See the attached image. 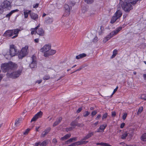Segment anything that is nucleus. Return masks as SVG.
<instances>
[{
	"label": "nucleus",
	"mask_w": 146,
	"mask_h": 146,
	"mask_svg": "<svg viewBox=\"0 0 146 146\" xmlns=\"http://www.w3.org/2000/svg\"><path fill=\"white\" fill-rule=\"evenodd\" d=\"M17 64L11 62L2 63L1 66V69L4 73L10 72L17 68Z\"/></svg>",
	"instance_id": "1"
},
{
	"label": "nucleus",
	"mask_w": 146,
	"mask_h": 146,
	"mask_svg": "<svg viewBox=\"0 0 146 146\" xmlns=\"http://www.w3.org/2000/svg\"><path fill=\"white\" fill-rule=\"evenodd\" d=\"M20 31V30L18 29L8 30L5 32L3 36H5L10 37L14 35H15L13 36L12 38H15L17 37Z\"/></svg>",
	"instance_id": "2"
},
{
	"label": "nucleus",
	"mask_w": 146,
	"mask_h": 146,
	"mask_svg": "<svg viewBox=\"0 0 146 146\" xmlns=\"http://www.w3.org/2000/svg\"><path fill=\"white\" fill-rule=\"evenodd\" d=\"M119 4L123 10L126 13L129 12L133 8L132 5L131 3L127 2V0L120 1Z\"/></svg>",
	"instance_id": "3"
},
{
	"label": "nucleus",
	"mask_w": 146,
	"mask_h": 146,
	"mask_svg": "<svg viewBox=\"0 0 146 146\" xmlns=\"http://www.w3.org/2000/svg\"><path fill=\"white\" fill-rule=\"evenodd\" d=\"M28 48L29 46L27 45H26L25 47L22 48L18 54V57L19 59H22L27 54Z\"/></svg>",
	"instance_id": "4"
},
{
	"label": "nucleus",
	"mask_w": 146,
	"mask_h": 146,
	"mask_svg": "<svg viewBox=\"0 0 146 146\" xmlns=\"http://www.w3.org/2000/svg\"><path fill=\"white\" fill-rule=\"evenodd\" d=\"M22 72V70H19L17 71L13 72L11 74L7 73L6 74V76L8 78L13 79L16 78L19 76Z\"/></svg>",
	"instance_id": "5"
},
{
	"label": "nucleus",
	"mask_w": 146,
	"mask_h": 146,
	"mask_svg": "<svg viewBox=\"0 0 146 146\" xmlns=\"http://www.w3.org/2000/svg\"><path fill=\"white\" fill-rule=\"evenodd\" d=\"M9 51L11 57L14 56L18 53L16 46L13 44L10 46Z\"/></svg>",
	"instance_id": "6"
},
{
	"label": "nucleus",
	"mask_w": 146,
	"mask_h": 146,
	"mask_svg": "<svg viewBox=\"0 0 146 146\" xmlns=\"http://www.w3.org/2000/svg\"><path fill=\"white\" fill-rule=\"evenodd\" d=\"M11 6L10 2L8 1H5L1 3L0 6V8L2 9H10Z\"/></svg>",
	"instance_id": "7"
},
{
	"label": "nucleus",
	"mask_w": 146,
	"mask_h": 146,
	"mask_svg": "<svg viewBox=\"0 0 146 146\" xmlns=\"http://www.w3.org/2000/svg\"><path fill=\"white\" fill-rule=\"evenodd\" d=\"M64 8L65 10L63 16L66 17L68 16L70 14V11L71 7L70 8L68 4H65L64 5Z\"/></svg>",
	"instance_id": "8"
},
{
	"label": "nucleus",
	"mask_w": 146,
	"mask_h": 146,
	"mask_svg": "<svg viewBox=\"0 0 146 146\" xmlns=\"http://www.w3.org/2000/svg\"><path fill=\"white\" fill-rule=\"evenodd\" d=\"M42 114V112L41 111H40L33 117L31 119V122L36 121L38 119L41 118Z\"/></svg>",
	"instance_id": "9"
},
{
	"label": "nucleus",
	"mask_w": 146,
	"mask_h": 146,
	"mask_svg": "<svg viewBox=\"0 0 146 146\" xmlns=\"http://www.w3.org/2000/svg\"><path fill=\"white\" fill-rule=\"evenodd\" d=\"M51 48V45L50 44H46L42 48L40 51L41 52H43L44 53L46 52H47L50 50Z\"/></svg>",
	"instance_id": "10"
},
{
	"label": "nucleus",
	"mask_w": 146,
	"mask_h": 146,
	"mask_svg": "<svg viewBox=\"0 0 146 146\" xmlns=\"http://www.w3.org/2000/svg\"><path fill=\"white\" fill-rule=\"evenodd\" d=\"M31 58L32 60V62L30 64V66L31 68H35L36 66V56L34 55H33L31 57Z\"/></svg>",
	"instance_id": "11"
},
{
	"label": "nucleus",
	"mask_w": 146,
	"mask_h": 146,
	"mask_svg": "<svg viewBox=\"0 0 146 146\" xmlns=\"http://www.w3.org/2000/svg\"><path fill=\"white\" fill-rule=\"evenodd\" d=\"M56 51L54 50H49L47 52H45L44 53V56L45 57H48L50 55H53L56 53Z\"/></svg>",
	"instance_id": "12"
},
{
	"label": "nucleus",
	"mask_w": 146,
	"mask_h": 146,
	"mask_svg": "<svg viewBox=\"0 0 146 146\" xmlns=\"http://www.w3.org/2000/svg\"><path fill=\"white\" fill-rule=\"evenodd\" d=\"M36 33L40 36H43L44 35L45 32L43 29L41 28H38L36 32Z\"/></svg>",
	"instance_id": "13"
},
{
	"label": "nucleus",
	"mask_w": 146,
	"mask_h": 146,
	"mask_svg": "<svg viewBox=\"0 0 146 146\" xmlns=\"http://www.w3.org/2000/svg\"><path fill=\"white\" fill-rule=\"evenodd\" d=\"M122 29V27H119L116 29L114 31H113L111 32L110 33V34L112 35V36L116 35L118 33L119 31H121Z\"/></svg>",
	"instance_id": "14"
},
{
	"label": "nucleus",
	"mask_w": 146,
	"mask_h": 146,
	"mask_svg": "<svg viewBox=\"0 0 146 146\" xmlns=\"http://www.w3.org/2000/svg\"><path fill=\"white\" fill-rule=\"evenodd\" d=\"M51 128L48 127L45 130L43 131L41 135V137H44L51 130Z\"/></svg>",
	"instance_id": "15"
},
{
	"label": "nucleus",
	"mask_w": 146,
	"mask_h": 146,
	"mask_svg": "<svg viewBox=\"0 0 146 146\" xmlns=\"http://www.w3.org/2000/svg\"><path fill=\"white\" fill-rule=\"evenodd\" d=\"M107 126V125L106 124L100 125L99 128L97 130L96 132H103Z\"/></svg>",
	"instance_id": "16"
},
{
	"label": "nucleus",
	"mask_w": 146,
	"mask_h": 146,
	"mask_svg": "<svg viewBox=\"0 0 146 146\" xmlns=\"http://www.w3.org/2000/svg\"><path fill=\"white\" fill-rule=\"evenodd\" d=\"M31 11L30 10H29L28 9H25L23 10V15L24 18L27 19L28 18L29 15L31 13Z\"/></svg>",
	"instance_id": "17"
},
{
	"label": "nucleus",
	"mask_w": 146,
	"mask_h": 146,
	"mask_svg": "<svg viewBox=\"0 0 146 146\" xmlns=\"http://www.w3.org/2000/svg\"><path fill=\"white\" fill-rule=\"evenodd\" d=\"M94 132H91L88 133L86 136L84 137L83 139H82V140H86L92 136L94 135Z\"/></svg>",
	"instance_id": "18"
},
{
	"label": "nucleus",
	"mask_w": 146,
	"mask_h": 146,
	"mask_svg": "<svg viewBox=\"0 0 146 146\" xmlns=\"http://www.w3.org/2000/svg\"><path fill=\"white\" fill-rule=\"evenodd\" d=\"M122 15V11L120 10H118L114 14V15L118 19H119L121 17Z\"/></svg>",
	"instance_id": "19"
},
{
	"label": "nucleus",
	"mask_w": 146,
	"mask_h": 146,
	"mask_svg": "<svg viewBox=\"0 0 146 146\" xmlns=\"http://www.w3.org/2000/svg\"><path fill=\"white\" fill-rule=\"evenodd\" d=\"M30 16L31 19L35 21H36L38 19V15L34 13H31Z\"/></svg>",
	"instance_id": "20"
},
{
	"label": "nucleus",
	"mask_w": 146,
	"mask_h": 146,
	"mask_svg": "<svg viewBox=\"0 0 146 146\" xmlns=\"http://www.w3.org/2000/svg\"><path fill=\"white\" fill-rule=\"evenodd\" d=\"M40 24L39 23L38 25L35 28H33L31 29V34L32 35L34 34H36V33L37 30L38 28L40 27Z\"/></svg>",
	"instance_id": "21"
},
{
	"label": "nucleus",
	"mask_w": 146,
	"mask_h": 146,
	"mask_svg": "<svg viewBox=\"0 0 146 146\" xmlns=\"http://www.w3.org/2000/svg\"><path fill=\"white\" fill-rule=\"evenodd\" d=\"M77 137H73L72 138H70L69 139H68V140L66 141L65 142V143L67 144H68L71 142H73L76 141V140H77Z\"/></svg>",
	"instance_id": "22"
},
{
	"label": "nucleus",
	"mask_w": 146,
	"mask_h": 146,
	"mask_svg": "<svg viewBox=\"0 0 146 146\" xmlns=\"http://www.w3.org/2000/svg\"><path fill=\"white\" fill-rule=\"evenodd\" d=\"M71 136V134L70 133H68L64 136L63 137H61L60 139V140L61 141H64L66 139H69Z\"/></svg>",
	"instance_id": "23"
},
{
	"label": "nucleus",
	"mask_w": 146,
	"mask_h": 146,
	"mask_svg": "<svg viewBox=\"0 0 146 146\" xmlns=\"http://www.w3.org/2000/svg\"><path fill=\"white\" fill-rule=\"evenodd\" d=\"M86 56V54L84 53L80 54L76 56V58L77 59H79L84 57H85Z\"/></svg>",
	"instance_id": "24"
},
{
	"label": "nucleus",
	"mask_w": 146,
	"mask_h": 146,
	"mask_svg": "<svg viewBox=\"0 0 146 146\" xmlns=\"http://www.w3.org/2000/svg\"><path fill=\"white\" fill-rule=\"evenodd\" d=\"M53 21V19L52 18L48 17L47 19L45 21V22L47 24H51Z\"/></svg>",
	"instance_id": "25"
},
{
	"label": "nucleus",
	"mask_w": 146,
	"mask_h": 146,
	"mask_svg": "<svg viewBox=\"0 0 146 146\" xmlns=\"http://www.w3.org/2000/svg\"><path fill=\"white\" fill-rule=\"evenodd\" d=\"M21 122V121L20 119H17L15 121V126H19L20 123Z\"/></svg>",
	"instance_id": "26"
},
{
	"label": "nucleus",
	"mask_w": 146,
	"mask_h": 146,
	"mask_svg": "<svg viewBox=\"0 0 146 146\" xmlns=\"http://www.w3.org/2000/svg\"><path fill=\"white\" fill-rule=\"evenodd\" d=\"M18 11L17 9H15L11 11L9 13L6 15V17H10L13 13Z\"/></svg>",
	"instance_id": "27"
},
{
	"label": "nucleus",
	"mask_w": 146,
	"mask_h": 146,
	"mask_svg": "<svg viewBox=\"0 0 146 146\" xmlns=\"http://www.w3.org/2000/svg\"><path fill=\"white\" fill-rule=\"evenodd\" d=\"M141 140L143 141H146V133H144L141 136Z\"/></svg>",
	"instance_id": "28"
},
{
	"label": "nucleus",
	"mask_w": 146,
	"mask_h": 146,
	"mask_svg": "<svg viewBox=\"0 0 146 146\" xmlns=\"http://www.w3.org/2000/svg\"><path fill=\"white\" fill-rule=\"evenodd\" d=\"M128 133L127 131L125 132L123 134H122L121 136V139H125L126 137L128 136Z\"/></svg>",
	"instance_id": "29"
},
{
	"label": "nucleus",
	"mask_w": 146,
	"mask_h": 146,
	"mask_svg": "<svg viewBox=\"0 0 146 146\" xmlns=\"http://www.w3.org/2000/svg\"><path fill=\"white\" fill-rule=\"evenodd\" d=\"M117 19H118L113 15L111 19L110 23L111 24H113L114 23Z\"/></svg>",
	"instance_id": "30"
},
{
	"label": "nucleus",
	"mask_w": 146,
	"mask_h": 146,
	"mask_svg": "<svg viewBox=\"0 0 146 146\" xmlns=\"http://www.w3.org/2000/svg\"><path fill=\"white\" fill-rule=\"evenodd\" d=\"M77 122L76 120L74 121H72L70 123V125L72 127H74V126H76L77 125L78 126H79V124H78V125L77 124Z\"/></svg>",
	"instance_id": "31"
},
{
	"label": "nucleus",
	"mask_w": 146,
	"mask_h": 146,
	"mask_svg": "<svg viewBox=\"0 0 146 146\" xmlns=\"http://www.w3.org/2000/svg\"><path fill=\"white\" fill-rule=\"evenodd\" d=\"M121 0H120V1ZM137 1L138 0H127V1L129 3H131V5H133L135 4Z\"/></svg>",
	"instance_id": "32"
},
{
	"label": "nucleus",
	"mask_w": 146,
	"mask_h": 146,
	"mask_svg": "<svg viewBox=\"0 0 146 146\" xmlns=\"http://www.w3.org/2000/svg\"><path fill=\"white\" fill-rule=\"evenodd\" d=\"M82 141L81 140L80 141H79L75 142L73 143V144H74V146H75L76 145L78 146L79 145H82L83 144Z\"/></svg>",
	"instance_id": "33"
},
{
	"label": "nucleus",
	"mask_w": 146,
	"mask_h": 146,
	"mask_svg": "<svg viewBox=\"0 0 146 146\" xmlns=\"http://www.w3.org/2000/svg\"><path fill=\"white\" fill-rule=\"evenodd\" d=\"M47 140H45L44 141L41 143H40V146H45L46 144L48 143Z\"/></svg>",
	"instance_id": "34"
},
{
	"label": "nucleus",
	"mask_w": 146,
	"mask_h": 146,
	"mask_svg": "<svg viewBox=\"0 0 146 146\" xmlns=\"http://www.w3.org/2000/svg\"><path fill=\"white\" fill-rule=\"evenodd\" d=\"M52 143L54 145H57L58 143L57 139L55 138L53 139L52 140Z\"/></svg>",
	"instance_id": "35"
},
{
	"label": "nucleus",
	"mask_w": 146,
	"mask_h": 146,
	"mask_svg": "<svg viewBox=\"0 0 146 146\" xmlns=\"http://www.w3.org/2000/svg\"><path fill=\"white\" fill-rule=\"evenodd\" d=\"M90 114V112L88 111H85L83 114V116L86 117L88 116Z\"/></svg>",
	"instance_id": "36"
},
{
	"label": "nucleus",
	"mask_w": 146,
	"mask_h": 146,
	"mask_svg": "<svg viewBox=\"0 0 146 146\" xmlns=\"http://www.w3.org/2000/svg\"><path fill=\"white\" fill-rule=\"evenodd\" d=\"M141 98L145 100H146V94H142L141 96Z\"/></svg>",
	"instance_id": "37"
},
{
	"label": "nucleus",
	"mask_w": 146,
	"mask_h": 146,
	"mask_svg": "<svg viewBox=\"0 0 146 146\" xmlns=\"http://www.w3.org/2000/svg\"><path fill=\"white\" fill-rule=\"evenodd\" d=\"M108 116V113H105L104 114H103L102 117V120H104L105 119H106Z\"/></svg>",
	"instance_id": "38"
},
{
	"label": "nucleus",
	"mask_w": 146,
	"mask_h": 146,
	"mask_svg": "<svg viewBox=\"0 0 146 146\" xmlns=\"http://www.w3.org/2000/svg\"><path fill=\"white\" fill-rule=\"evenodd\" d=\"M88 4H91L94 2L93 0H84Z\"/></svg>",
	"instance_id": "39"
},
{
	"label": "nucleus",
	"mask_w": 146,
	"mask_h": 146,
	"mask_svg": "<svg viewBox=\"0 0 146 146\" xmlns=\"http://www.w3.org/2000/svg\"><path fill=\"white\" fill-rule=\"evenodd\" d=\"M62 117H60L57 118L56 121L59 123V124L61 122L62 120Z\"/></svg>",
	"instance_id": "40"
},
{
	"label": "nucleus",
	"mask_w": 146,
	"mask_h": 146,
	"mask_svg": "<svg viewBox=\"0 0 146 146\" xmlns=\"http://www.w3.org/2000/svg\"><path fill=\"white\" fill-rule=\"evenodd\" d=\"M30 129H29V128H27L26 129V130L25 131H24L23 133V134L24 135H27L29 132V131H30Z\"/></svg>",
	"instance_id": "41"
},
{
	"label": "nucleus",
	"mask_w": 146,
	"mask_h": 146,
	"mask_svg": "<svg viewBox=\"0 0 146 146\" xmlns=\"http://www.w3.org/2000/svg\"><path fill=\"white\" fill-rule=\"evenodd\" d=\"M143 110V108L142 107H140L138 109V111H137V113L138 114L140 113Z\"/></svg>",
	"instance_id": "42"
},
{
	"label": "nucleus",
	"mask_w": 146,
	"mask_h": 146,
	"mask_svg": "<svg viewBox=\"0 0 146 146\" xmlns=\"http://www.w3.org/2000/svg\"><path fill=\"white\" fill-rule=\"evenodd\" d=\"M113 36H112V35H110V33L109 35H108L106 36L105 38H106L108 40H109Z\"/></svg>",
	"instance_id": "43"
},
{
	"label": "nucleus",
	"mask_w": 146,
	"mask_h": 146,
	"mask_svg": "<svg viewBox=\"0 0 146 146\" xmlns=\"http://www.w3.org/2000/svg\"><path fill=\"white\" fill-rule=\"evenodd\" d=\"M50 78V76L48 75H46L45 76L43 77V80H49Z\"/></svg>",
	"instance_id": "44"
},
{
	"label": "nucleus",
	"mask_w": 146,
	"mask_h": 146,
	"mask_svg": "<svg viewBox=\"0 0 146 146\" xmlns=\"http://www.w3.org/2000/svg\"><path fill=\"white\" fill-rule=\"evenodd\" d=\"M97 113V112L96 110L93 111L91 113V115L92 117H93L94 115H95Z\"/></svg>",
	"instance_id": "45"
},
{
	"label": "nucleus",
	"mask_w": 146,
	"mask_h": 146,
	"mask_svg": "<svg viewBox=\"0 0 146 146\" xmlns=\"http://www.w3.org/2000/svg\"><path fill=\"white\" fill-rule=\"evenodd\" d=\"M127 114L126 113H125L123 114L122 116L123 119L124 120L125 119L127 116Z\"/></svg>",
	"instance_id": "46"
},
{
	"label": "nucleus",
	"mask_w": 146,
	"mask_h": 146,
	"mask_svg": "<svg viewBox=\"0 0 146 146\" xmlns=\"http://www.w3.org/2000/svg\"><path fill=\"white\" fill-rule=\"evenodd\" d=\"M82 66H81L79 68H78V69H77L76 70H75V71H74L73 72L71 73V74H72L73 73H74L75 72H76L77 71H79L81 69H82Z\"/></svg>",
	"instance_id": "47"
},
{
	"label": "nucleus",
	"mask_w": 146,
	"mask_h": 146,
	"mask_svg": "<svg viewBox=\"0 0 146 146\" xmlns=\"http://www.w3.org/2000/svg\"><path fill=\"white\" fill-rule=\"evenodd\" d=\"M118 89V87L117 86L115 88V89L113 91V92L112 93V94L111 95V96H112V95H113L115 93V92L117 91V89Z\"/></svg>",
	"instance_id": "48"
},
{
	"label": "nucleus",
	"mask_w": 146,
	"mask_h": 146,
	"mask_svg": "<svg viewBox=\"0 0 146 146\" xmlns=\"http://www.w3.org/2000/svg\"><path fill=\"white\" fill-rule=\"evenodd\" d=\"M39 6V4L38 3H36L34 4L33 5V7L34 8H38Z\"/></svg>",
	"instance_id": "49"
},
{
	"label": "nucleus",
	"mask_w": 146,
	"mask_h": 146,
	"mask_svg": "<svg viewBox=\"0 0 146 146\" xmlns=\"http://www.w3.org/2000/svg\"><path fill=\"white\" fill-rule=\"evenodd\" d=\"M72 127H69L67 128L66 129V131H70L72 130Z\"/></svg>",
	"instance_id": "50"
},
{
	"label": "nucleus",
	"mask_w": 146,
	"mask_h": 146,
	"mask_svg": "<svg viewBox=\"0 0 146 146\" xmlns=\"http://www.w3.org/2000/svg\"><path fill=\"white\" fill-rule=\"evenodd\" d=\"M82 110V108L80 107L76 111V113H80Z\"/></svg>",
	"instance_id": "51"
},
{
	"label": "nucleus",
	"mask_w": 146,
	"mask_h": 146,
	"mask_svg": "<svg viewBox=\"0 0 146 146\" xmlns=\"http://www.w3.org/2000/svg\"><path fill=\"white\" fill-rule=\"evenodd\" d=\"M59 123L57 122V121H56L53 124V126L54 127H55Z\"/></svg>",
	"instance_id": "52"
},
{
	"label": "nucleus",
	"mask_w": 146,
	"mask_h": 146,
	"mask_svg": "<svg viewBox=\"0 0 146 146\" xmlns=\"http://www.w3.org/2000/svg\"><path fill=\"white\" fill-rule=\"evenodd\" d=\"M101 117V114H98L97 115V117H96L95 119L96 120H98Z\"/></svg>",
	"instance_id": "53"
},
{
	"label": "nucleus",
	"mask_w": 146,
	"mask_h": 146,
	"mask_svg": "<svg viewBox=\"0 0 146 146\" xmlns=\"http://www.w3.org/2000/svg\"><path fill=\"white\" fill-rule=\"evenodd\" d=\"M117 53V51L116 49H114L113 51V54L115 55H116Z\"/></svg>",
	"instance_id": "54"
},
{
	"label": "nucleus",
	"mask_w": 146,
	"mask_h": 146,
	"mask_svg": "<svg viewBox=\"0 0 146 146\" xmlns=\"http://www.w3.org/2000/svg\"><path fill=\"white\" fill-rule=\"evenodd\" d=\"M125 125V123H122L120 125V128H123Z\"/></svg>",
	"instance_id": "55"
},
{
	"label": "nucleus",
	"mask_w": 146,
	"mask_h": 146,
	"mask_svg": "<svg viewBox=\"0 0 146 146\" xmlns=\"http://www.w3.org/2000/svg\"><path fill=\"white\" fill-rule=\"evenodd\" d=\"M116 115V112L115 111H113L112 112V116L113 117H114Z\"/></svg>",
	"instance_id": "56"
},
{
	"label": "nucleus",
	"mask_w": 146,
	"mask_h": 146,
	"mask_svg": "<svg viewBox=\"0 0 146 146\" xmlns=\"http://www.w3.org/2000/svg\"><path fill=\"white\" fill-rule=\"evenodd\" d=\"M40 142H36L35 144V146H38L40 145Z\"/></svg>",
	"instance_id": "57"
},
{
	"label": "nucleus",
	"mask_w": 146,
	"mask_h": 146,
	"mask_svg": "<svg viewBox=\"0 0 146 146\" xmlns=\"http://www.w3.org/2000/svg\"><path fill=\"white\" fill-rule=\"evenodd\" d=\"M108 40H107V39L105 37V38L103 40V42L104 43H105L107 41H108Z\"/></svg>",
	"instance_id": "58"
},
{
	"label": "nucleus",
	"mask_w": 146,
	"mask_h": 146,
	"mask_svg": "<svg viewBox=\"0 0 146 146\" xmlns=\"http://www.w3.org/2000/svg\"><path fill=\"white\" fill-rule=\"evenodd\" d=\"M35 42V43H38L39 41V40L38 38H36L34 40Z\"/></svg>",
	"instance_id": "59"
},
{
	"label": "nucleus",
	"mask_w": 146,
	"mask_h": 146,
	"mask_svg": "<svg viewBox=\"0 0 146 146\" xmlns=\"http://www.w3.org/2000/svg\"><path fill=\"white\" fill-rule=\"evenodd\" d=\"M42 80H37L36 82V83H38V84H40L42 82Z\"/></svg>",
	"instance_id": "60"
},
{
	"label": "nucleus",
	"mask_w": 146,
	"mask_h": 146,
	"mask_svg": "<svg viewBox=\"0 0 146 146\" xmlns=\"http://www.w3.org/2000/svg\"><path fill=\"white\" fill-rule=\"evenodd\" d=\"M125 146H137L136 145H127V144H126Z\"/></svg>",
	"instance_id": "61"
},
{
	"label": "nucleus",
	"mask_w": 146,
	"mask_h": 146,
	"mask_svg": "<svg viewBox=\"0 0 146 146\" xmlns=\"http://www.w3.org/2000/svg\"><path fill=\"white\" fill-rule=\"evenodd\" d=\"M88 141H83V140L82 141V143H83V144H85L87 143H88Z\"/></svg>",
	"instance_id": "62"
},
{
	"label": "nucleus",
	"mask_w": 146,
	"mask_h": 146,
	"mask_svg": "<svg viewBox=\"0 0 146 146\" xmlns=\"http://www.w3.org/2000/svg\"><path fill=\"white\" fill-rule=\"evenodd\" d=\"M129 136L130 139V140L132 139L133 136V135L132 134H129Z\"/></svg>",
	"instance_id": "63"
},
{
	"label": "nucleus",
	"mask_w": 146,
	"mask_h": 146,
	"mask_svg": "<svg viewBox=\"0 0 146 146\" xmlns=\"http://www.w3.org/2000/svg\"><path fill=\"white\" fill-rule=\"evenodd\" d=\"M143 77L144 80H146V74H143Z\"/></svg>",
	"instance_id": "64"
}]
</instances>
